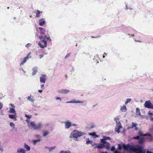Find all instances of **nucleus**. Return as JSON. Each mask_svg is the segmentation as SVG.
<instances>
[{
    "label": "nucleus",
    "mask_w": 153,
    "mask_h": 153,
    "mask_svg": "<svg viewBox=\"0 0 153 153\" xmlns=\"http://www.w3.org/2000/svg\"><path fill=\"white\" fill-rule=\"evenodd\" d=\"M39 38L41 41L39 42L38 45L40 48H44L47 47V42L48 40H51V39H50L49 36L47 37L46 35H45L44 36H39Z\"/></svg>",
    "instance_id": "obj_1"
},
{
    "label": "nucleus",
    "mask_w": 153,
    "mask_h": 153,
    "mask_svg": "<svg viewBox=\"0 0 153 153\" xmlns=\"http://www.w3.org/2000/svg\"><path fill=\"white\" fill-rule=\"evenodd\" d=\"M82 134V133L75 130H74L71 133L70 136L71 138L74 137V140H77V137H80Z\"/></svg>",
    "instance_id": "obj_2"
},
{
    "label": "nucleus",
    "mask_w": 153,
    "mask_h": 153,
    "mask_svg": "<svg viewBox=\"0 0 153 153\" xmlns=\"http://www.w3.org/2000/svg\"><path fill=\"white\" fill-rule=\"evenodd\" d=\"M28 126H31L35 130L40 129L42 128V124L41 123H39L37 124H36L34 122H32L29 123Z\"/></svg>",
    "instance_id": "obj_3"
},
{
    "label": "nucleus",
    "mask_w": 153,
    "mask_h": 153,
    "mask_svg": "<svg viewBox=\"0 0 153 153\" xmlns=\"http://www.w3.org/2000/svg\"><path fill=\"white\" fill-rule=\"evenodd\" d=\"M123 147L125 150L134 152H135L137 149V147H135L134 146L129 145H123Z\"/></svg>",
    "instance_id": "obj_4"
},
{
    "label": "nucleus",
    "mask_w": 153,
    "mask_h": 153,
    "mask_svg": "<svg viewBox=\"0 0 153 153\" xmlns=\"http://www.w3.org/2000/svg\"><path fill=\"white\" fill-rule=\"evenodd\" d=\"M144 105L146 108L153 109V105L152 104L150 100L146 101L144 104Z\"/></svg>",
    "instance_id": "obj_5"
},
{
    "label": "nucleus",
    "mask_w": 153,
    "mask_h": 153,
    "mask_svg": "<svg viewBox=\"0 0 153 153\" xmlns=\"http://www.w3.org/2000/svg\"><path fill=\"white\" fill-rule=\"evenodd\" d=\"M135 152L136 153H145V152L143 150L142 147L140 146H138L137 147Z\"/></svg>",
    "instance_id": "obj_6"
},
{
    "label": "nucleus",
    "mask_w": 153,
    "mask_h": 153,
    "mask_svg": "<svg viewBox=\"0 0 153 153\" xmlns=\"http://www.w3.org/2000/svg\"><path fill=\"white\" fill-rule=\"evenodd\" d=\"M46 76L45 74H42L40 78V82L43 83H45L46 80Z\"/></svg>",
    "instance_id": "obj_7"
},
{
    "label": "nucleus",
    "mask_w": 153,
    "mask_h": 153,
    "mask_svg": "<svg viewBox=\"0 0 153 153\" xmlns=\"http://www.w3.org/2000/svg\"><path fill=\"white\" fill-rule=\"evenodd\" d=\"M69 92V90L65 89H62L59 91V93L62 94H65L68 93Z\"/></svg>",
    "instance_id": "obj_8"
},
{
    "label": "nucleus",
    "mask_w": 153,
    "mask_h": 153,
    "mask_svg": "<svg viewBox=\"0 0 153 153\" xmlns=\"http://www.w3.org/2000/svg\"><path fill=\"white\" fill-rule=\"evenodd\" d=\"M65 128H69L71 126V122L68 121H66L65 122Z\"/></svg>",
    "instance_id": "obj_9"
},
{
    "label": "nucleus",
    "mask_w": 153,
    "mask_h": 153,
    "mask_svg": "<svg viewBox=\"0 0 153 153\" xmlns=\"http://www.w3.org/2000/svg\"><path fill=\"white\" fill-rule=\"evenodd\" d=\"M45 20L44 19H41L39 20V25L41 26H42L45 24Z\"/></svg>",
    "instance_id": "obj_10"
},
{
    "label": "nucleus",
    "mask_w": 153,
    "mask_h": 153,
    "mask_svg": "<svg viewBox=\"0 0 153 153\" xmlns=\"http://www.w3.org/2000/svg\"><path fill=\"white\" fill-rule=\"evenodd\" d=\"M39 29L41 31V34H45V29L44 28L42 27H39Z\"/></svg>",
    "instance_id": "obj_11"
},
{
    "label": "nucleus",
    "mask_w": 153,
    "mask_h": 153,
    "mask_svg": "<svg viewBox=\"0 0 153 153\" xmlns=\"http://www.w3.org/2000/svg\"><path fill=\"white\" fill-rule=\"evenodd\" d=\"M82 102L79 101H75V100H72L69 102H67L66 103H82Z\"/></svg>",
    "instance_id": "obj_12"
},
{
    "label": "nucleus",
    "mask_w": 153,
    "mask_h": 153,
    "mask_svg": "<svg viewBox=\"0 0 153 153\" xmlns=\"http://www.w3.org/2000/svg\"><path fill=\"white\" fill-rule=\"evenodd\" d=\"M28 59V58L27 57H25L23 59V61L22 62V63L20 64V65H23L25 63L26 61Z\"/></svg>",
    "instance_id": "obj_13"
},
{
    "label": "nucleus",
    "mask_w": 153,
    "mask_h": 153,
    "mask_svg": "<svg viewBox=\"0 0 153 153\" xmlns=\"http://www.w3.org/2000/svg\"><path fill=\"white\" fill-rule=\"evenodd\" d=\"M9 117L12 119H14V120H16V118L15 117V116L13 114H9L8 115Z\"/></svg>",
    "instance_id": "obj_14"
},
{
    "label": "nucleus",
    "mask_w": 153,
    "mask_h": 153,
    "mask_svg": "<svg viewBox=\"0 0 153 153\" xmlns=\"http://www.w3.org/2000/svg\"><path fill=\"white\" fill-rule=\"evenodd\" d=\"M42 13V11L41 12L39 10H37L36 11V17H39L40 13Z\"/></svg>",
    "instance_id": "obj_15"
},
{
    "label": "nucleus",
    "mask_w": 153,
    "mask_h": 153,
    "mask_svg": "<svg viewBox=\"0 0 153 153\" xmlns=\"http://www.w3.org/2000/svg\"><path fill=\"white\" fill-rule=\"evenodd\" d=\"M24 148H25L27 151H28L30 149V147L29 146L26 144V143L24 144Z\"/></svg>",
    "instance_id": "obj_16"
},
{
    "label": "nucleus",
    "mask_w": 153,
    "mask_h": 153,
    "mask_svg": "<svg viewBox=\"0 0 153 153\" xmlns=\"http://www.w3.org/2000/svg\"><path fill=\"white\" fill-rule=\"evenodd\" d=\"M144 141V139L143 138H141L139 139L138 142L139 144H142L143 143Z\"/></svg>",
    "instance_id": "obj_17"
},
{
    "label": "nucleus",
    "mask_w": 153,
    "mask_h": 153,
    "mask_svg": "<svg viewBox=\"0 0 153 153\" xmlns=\"http://www.w3.org/2000/svg\"><path fill=\"white\" fill-rule=\"evenodd\" d=\"M9 112L11 113L15 114L16 113V111L14 108H11L10 109Z\"/></svg>",
    "instance_id": "obj_18"
},
{
    "label": "nucleus",
    "mask_w": 153,
    "mask_h": 153,
    "mask_svg": "<svg viewBox=\"0 0 153 153\" xmlns=\"http://www.w3.org/2000/svg\"><path fill=\"white\" fill-rule=\"evenodd\" d=\"M137 125L135 123L133 122L132 123V126L131 127H128V128H133L134 127H136L137 126Z\"/></svg>",
    "instance_id": "obj_19"
},
{
    "label": "nucleus",
    "mask_w": 153,
    "mask_h": 153,
    "mask_svg": "<svg viewBox=\"0 0 153 153\" xmlns=\"http://www.w3.org/2000/svg\"><path fill=\"white\" fill-rule=\"evenodd\" d=\"M89 134L92 135L93 136H95L96 137H98L99 136L95 132H93L91 133H90Z\"/></svg>",
    "instance_id": "obj_20"
},
{
    "label": "nucleus",
    "mask_w": 153,
    "mask_h": 153,
    "mask_svg": "<svg viewBox=\"0 0 153 153\" xmlns=\"http://www.w3.org/2000/svg\"><path fill=\"white\" fill-rule=\"evenodd\" d=\"M18 152H20V153H25V151L24 149H19L17 150Z\"/></svg>",
    "instance_id": "obj_21"
},
{
    "label": "nucleus",
    "mask_w": 153,
    "mask_h": 153,
    "mask_svg": "<svg viewBox=\"0 0 153 153\" xmlns=\"http://www.w3.org/2000/svg\"><path fill=\"white\" fill-rule=\"evenodd\" d=\"M49 133V132L48 131H43V136L45 137Z\"/></svg>",
    "instance_id": "obj_22"
},
{
    "label": "nucleus",
    "mask_w": 153,
    "mask_h": 153,
    "mask_svg": "<svg viewBox=\"0 0 153 153\" xmlns=\"http://www.w3.org/2000/svg\"><path fill=\"white\" fill-rule=\"evenodd\" d=\"M37 72V70L36 69L33 68V72L32 73V75H34L36 74V72Z\"/></svg>",
    "instance_id": "obj_23"
},
{
    "label": "nucleus",
    "mask_w": 153,
    "mask_h": 153,
    "mask_svg": "<svg viewBox=\"0 0 153 153\" xmlns=\"http://www.w3.org/2000/svg\"><path fill=\"white\" fill-rule=\"evenodd\" d=\"M121 110L122 111H126V108L125 106H124L121 108Z\"/></svg>",
    "instance_id": "obj_24"
},
{
    "label": "nucleus",
    "mask_w": 153,
    "mask_h": 153,
    "mask_svg": "<svg viewBox=\"0 0 153 153\" xmlns=\"http://www.w3.org/2000/svg\"><path fill=\"white\" fill-rule=\"evenodd\" d=\"M28 100L32 102H33L34 100L33 99V97H31V96L28 97Z\"/></svg>",
    "instance_id": "obj_25"
},
{
    "label": "nucleus",
    "mask_w": 153,
    "mask_h": 153,
    "mask_svg": "<svg viewBox=\"0 0 153 153\" xmlns=\"http://www.w3.org/2000/svg\"><path fill=\"white\" fill-rule=\"evenodd\" d=\"M136 113L138 115H140V110L139 109V108H136Z\"/></svg>",
    "instance_id": "obj_26"
},
{
    "label": "nucleus",
    "mask_w": 153,
    "mask_h": 153,
    "mask_svg": "<svg viewBox=\"0 0 153 153\" xmlns=\"http://www.w3.org/2000/svg\"><path fill=\"white\" fill-rule=\"evenodd\" d=\"M105 144H101L98 146V148H102L105 147Z\"/></svg>",
    "instance_id": "obj_27"
},
{
    "label": "nucleus",
    "mask_w": 153,
    "mask_h": 153,
    "mask_svg": "<svg viewBox=\"0 0 153 153\" xmlns=\"http://www.w3.org/2000/svg\"><path fill=\"white\" fill-rule=\"evenodd\" d=\"M105 145V146L107 149H109L110 148V144L108 143H106V144H104Z\"/></svg>",
    "instance_id": "obj_28"
},
{
    "label": "nucleus",
    "mask_w": 153,
    "mask_h": 153,
    "mask_svg": "<svg viewBox=\"0 0 153 153\" xmlns=\"http://www.w3.org/2000/svg\"><path fill=\"white\" fill-rule=\"evenodd\" d=\"M55 148H56V147L55 146H53L52 147H49L48 149H49V151L50 152L52 150L55 149Z\"/></svg>",
    "instance_id": "obj_29"
},
{
    "label": "nucleus",
    "mask_w": 153,
    "mask_h": 153,
    "mask_svg": "<svg viewBox=\"0 0 153 153\" xmlns=\"http://www.w3.org/2000/svg\"><path fill=\"white\" fill-rule=\"evenodd\" d=\"M106 140H105V139H102L101 140V141L102 143H103V144H106L107 143V141H106Z\"/></svg>",
    "instance_id": "obj_30"
},
{
    "label": "nucleus",
    "mask_w": 153,
    "mask_h": 153,
    "mask_svg": "<svg viewBox=\"0 0 153 153\" xmlns=\"http://www.w3.org/2000/svg\"><path fill=\"white\" fill-rule=\"evenodd\" d=\"M131 99L129 98H128L127 99L126 101L125 102V103L126 104L127 103H128V102H130L131 101Z\"/></svg>",
    "instance_id": "obj_31"
},
{
    "label": "nucleus",
    "mask_w": 153,
    "mask_h": 153,
    "mask_svg": "<svg viewBox=\"0 0 153 153\" xmlns=\"http://www.w3.org/2000/svg\"><path fill=\"white\" fill-rule=\"evenodd\" d=\"M138 134L140 136H146V134H143V132L141 131H139L138 132Z\"/></svg>",
    "instance_id": "obj_32"
},
{
    "label": "nucleus",
    "mask_w": 153,
    "mask_h": 153,
    "mask_svg": "<svg viewBox=\"0 0 153 153\" xmlns=\"http://www.w3.org/2000/svg\"><path fill=\"white\" fill-rule=\"evenodd\" d=\"M31 52H30L29 53H28L27 55V56H26V57H27L28 58V59L29 58H30L31 57Z\"/></svg>",
    "instance_id": "obj_33"
},
{
    "label": "nucleus",
    "mask_w": 153,
    "mask_h": 153,
    "mask_svg": "<svg viewBox=\"0 0 153 153\" xmlns=\"http://www.w3.org/2000/svg\"><path fill=\"white\" fill-rule=\"evenodd\" d=\"M40 141V139H38L37 140H34L33 141V143L34 144H35L36 142H39Z\"/></svg>",
    "instance_id": "obj_34"
},
{
    "label": "nucleus",
    "mask_w": 153,
    "mask_h": 153,
    "mask_svg": "<svg viewBox=\"0 0 153 153\" xmlns=\"http://www.w3.org/2000/svg\"><path fill=\"white\" fill-rule=\"evenodd\" d=\"M134 138L136 140H139L140 139V137L139 136H137L136 137H134Z\"/></svg>",
    "instance_id": "obj_35"
},
{
    "label": "nucleus",
    "mask_w": 153,
    "mask_h": 153,
    "mask_svg": "<svg viewBox=\"0 0 153 153\" xmlns=\"http://www.w3.org/2000/svg\"><path fill=\"white\" fill-rule=\"evenodd\" d=\"M92 141H90V140H87L86 142V143L87 144H88L89 143H91Z\"/></svg>",
    "instance_id": "obj_36"
},
{
    "label": "nucleus",
    "mask_w": 153,
    "mask_h": 153,
    "mask_svg": "<svg viewBox=\"0 0 153 153\" xmlns=\"http://www.w3.org/2000/svg\"><path fill=\"white\" fill-rule=\"evenodd\" d=\"M10 125L11 127H14V124L13 123H10Z\"/></svg>",
    "instance_id": "obj_37"
},
{
    "label": "nucleus",
    "mask_w": 153,
    "mask_h": 153,
    "mask_svg": "<svg viewBox=\"0 0 153 153\" xmlns=\"http://www.w3.org/2000/svg\"><path fill=\"white\" fill-rule=\"evenodd\" d=\"M31 45L30 44L28 43L25 46L27 48H28Z\"/></svg>",
    "instance_id": "obj_38"
},
{
    "label": "nucleus",
    "mask_w": 153,
    "mask_h": 153,
    "mask_svg": "<svg viewBox=\"0 0 153 153\" xmlns=\"http://www.w3.org/2000/svg\"><path fill=\"white\" fill-rule=\"evenodd\" d=\"M118 149L120 150H121L122 149L121 146L120 144L118 145Z\"/></svg>",
    "instance_id": "obj_39"
},
{
    "label": "nucleus",
    "mask_w": 153,
    "mask_h": 153,
    "mask_svg": "<svg viewBox=\"0 0 153 153\" xmlns=\"http://www.w3.org/2000/svg\"><path fill=\"white\" fill-rule=\"evenodd\" d=\"M105 140H111V138L109 137H105Z\"/></svg>",
    "instance_id": "obj_40"
},
{
    "label": "nucleus",
    "mask_w": 153,
    "mask_h": 153,
    "mask_svg": "<svg viewBox=\"0 0 153 153\" xmlns=\"http://www.w3.org/2000/svg\"><path fill=\"white\" fill-rule=\"evenodd\" d=\"M3 106L2 104L0 102V110L2 108Z\"/></svg>",
    "instance_id": "obj_41"
},
{
    "label": "nucleus",
    "mask_w": 153,
    "mask_h": 153,
    "mask_svg": "<svg viewBox=\"0 0 153 153\" xmlns=\"http://www.w3.org/2000/svg\"><path fill=\"white\" fill-rule=\"evenodd\" d=\"M115 149V148L113 146L111 148V150L112 151H114Z\"/></svg>",
    "instance_id": "obj_42"
},
{
    "label": "nucleus",
    "mask_w": 153,
    "mask_h": 153,
    "mask_svg": "<svg viewBox=\"0 0 153 153\" xmlns=\"http://www.w3.org/2000/svg\"><path fill=\"white\" fill-rule=\"evenodd\" d=\"M25 117H26L27 118H28V119H30V117L28 115L26 114H25Z\"/></svg>",
    "instance_id": "obj_43"
},
{
    "label": "nucleus",
    "mask_w": 153,
    "mask_h": 153,
    "mask_svg": "<svg viewBox=\"0 0 153 153\" xmlns=\"http://www.w3.org/2000/svg\"><path fill=\"white\" fill-rule=\"evenodd\" d=\"M56 99L57 100H59L60 101L61 100V99L59 97H57L56 98Z\"/></svg>",
    "instance_id": "obj_44"
},
{
    "label": "nucleus",
    "mask_w": 153,
    "mask_h": 153,
    "mask_svg": "<svg viewBox=\"0 0 153 153\" xmlns=\"http://www.w3.org/2000/svg\"><path fill=\"white\" fill-rule=\"evenodd\" d=\"M100 36H97L96 37H94L93 36H91V37L92 38H99L100 37Z\"/></svg>",
    "instance_id": "obj_45"
},
{
    "label": "nucleus",
    "mask_w": 153,
    "mask_h": 153,
    "mask_svg": "<svg viewBox=\"0 0 153 153\" xmlns=\"http://www.w3.org/2000/svg\"><path fill=\"white\" fill-rule=\"evenodd\" d=\"M9 105L13 108H14L15 107V105L12 104H10Z\"/></svg>",
    "instance_id": "obj_46"
},
{
    "label": "nucleus",
    "mask_w": 153,
    "mask_h": 153,
    "mask_svg": "<svg viewBox=\"0 0 153 153\" xmlns=\"http://www.w3.org/2000/svg\"><path fill=\"white\" fill-rule=\"evenodd\" d=\"M70 55V53H68V54L67 55L65 56V58H66L67 57H69Z\"/></svg>",
    "instance_id": "obj_47"
},
{
    "label": "nucleus",
    "mask_w": 153,
    "mask_h": 153,
    "mask_svg": "<svg viewBox=\"0 0 153 153\" xmlns=\"http://www.w3.org/2000/svg\"><path fill=\"white\" fill-rule=\"evenodd\" d=\"M39 56V58L41 59V58H42L43 57V55H42V54H40Z\"/></svg>",
    "instance_id": "obj_48"
},
{
    "label": "nucleus",
    "mask_w": 153,
    "mask_h": 153,
    "mask_svg": "<svg viewBox=\"0 0 153 153\" xmlns=\"http://www.w3.org/2000/svg\"><path fill=\"white\" fill-rule=\"evenodd\" d=\"M42 90H38V92L40 93H41L42 92Z\"/></svg>",
    "instance_id": "obj_49"
},
{
    "label": "nucleus",
    "mask_w": 153,
    "mask_h": 153,
    "mask_svg": "<svg viewBox=\"0 0 153 153\" xmlns=\"http://www.w3.org/2000/svg\"><path fill=\"white\" fill-rule=\"evenodd\" d=\"M114 153H120V152H118L117 151H116L114 152Z\"/></svg>",
    "instance_id": "obj_50"
},
{
    "label": "nucleus",
    "mask_w": 153,
    "mask_h": 153,
    "mask_svg": "<svg viewBox=\"0 0 153 153\" xmlns=\"http://www.w3.org/2000/svg\"><path fill=\"white\" fill-rule=\"evenodd\" d=\"M147 153H153V152H151L149 151H148L147 152Z\"/></svg>",
    "instance_id": "obj_51"
},
{
    "label": "nucleus",
    "mask_w": 153,
    "mask_h": 153,
    "mask_svg": "<svg viewBox=\"0 0 153 153\" xmlns=\"http://www.w3.org/2000/svg\"><path fill=\"white\" fill-rule=\"evenodd\" d=\"M71 126H76V124H72V125H71Z\"/></svg>",
    "instance_id": "obj_52"
},
{
    "label": "nucleus",
    "mask_w": 153,
    "mask_h": 153,
    "mask_svg": "<svg viewBox=\"0 0 153 153\" xmlns=\"http://www.w3.org/2000/svg\"><path fill=\"white\" fill-rule=\"evenodd\" d=\"M137 129H138V128H137L136 126V127H135V130H137Z\"/></svg>",
    "instance_id": "obj_53"
},
{
    "label": "nucleus",
    "mask_w": 153,
    "mask_h": 153,
    "mask_svg": "<svg viewBox=\"0 0 153 153\" xmlns=\"http://www.w3.org/2000/svg\"><path fill=\"white\" fill-rule=\"evenodd\" d=\"M36 137H38L39 136V135H35Z\"/></svg>",
    "instance_id": "obj_54"
},
{
    "label": "nucleus",
    "mask_w": 153,
    "mask_h": 153,
    "mask_svg": "<svg viewBox=\"0 0 153 153\" xmlns=\"http://www.w3.org/2000/svg\"><path fill=\"white\" fill-rule=\"evenodd\" d=\"M44 84H43V85H41V87H42L43 86H44Z\"/></svg>",
    "instance_id": "obj_55"
},
{
    "label": "nucleus",
    "mask_w": 153,
    "mask_h": 153,
    "mask_svg": "<svg viewBox=\"0 0 153 153\" xmlns=\"http://www.w3.org/2000/svg\"><path fill=\"white\" fill-rule=\"evenodd\" d=\"M131 36H134V34H132L131 35Z\"/></svg>",
    "instance_id": "obj_56"
},
{
    "label": "nucleus",
    "mask_w": 153,
    "mask_h": 153,
    "mask_svg": "<svg viewBox=\"0 0 153 153\" xmlns=\"http://www.w3.org/2000/svg\"><path fill=\"white\" fill-rule=\"evenodd\" d=\"M94 128V126H91V128Z\"/></svg>",
    "instance_id": "obj_57"
},
{
    "label": "nucleus",
    "mask_w": 153,
    "mask_h": 153,
    "mask_svg": "<svg viewBox=\"0 0 153 153\" xmlns=\"http://www.w3.org/2000/svg\"><path fill=\"white\" fill-rule=\"evenodd\" d=\"M151 120L152 121H153V118H152L151 119Z\"/></svg>",
    "instance_id": "obj_58"
},
{
    "label": "nucleus",
    "mask_w": 153,
    "mask_h": 153,
    "mask_svg": "<svg viewBox=\"0 0 153 153\" xmlns=\"http://www.w3.org/2000/svg\"><path fill=\"white\" fill-rule=\"evenodd\" d=\"M31 17H32V16H31V15H30V18H31Z\"/></svg>",
    "instance_id": "obj_59"
},
{
    "label": "nucleus",
    "mask_w": 153,
    "mask_h": 153,
    "mask_svg": "<svg viewBox=\"0 0 153 153\" xmlns=\"http://www.w3.org/2000/svg\"><path fill=\"white\" fill-rule=\"evenodd\" d=\"M103 58H104L105 57V56H104V55H103Z\"/></svg>",
    "instance_id": "obj_60"
},
{
    "label": "nucleus",
    "mask_w": 153,
    "mask_h": 153,
    "mask_svg": "<svg viewBox=\"0 0 153 153\" xmlns=\"http://www.w3.org/2000/svg\"><path fill=\"white\" fill-rule=\"evenodd\" d=\"M105 54L106 55H107L106 54V53H105Z\"/></svg>",
    "instance_id": "obj_61"
},
{
    "label": "nucleus",
    "mask_w": 153,
    "mask_h": 153,
    "mask_svg": "<svg viewBox=\"0 0 153 153\" xmlns=\"http://www.w3.org/2000/svg\"><path fill=\"white\" fill-rule=\"evenodd\" d=\"M137 41L139 42H140V41Z\"/></svg>",
    "instance_id": "obj_62"
},
{
    "label": "nucleus",
    "mask_w": 153,
    "mask_h": 153,
    "mask_svg": "<svg viewBox=\"0 0 153 153\" xmlns=\"http://www.w3.org/2000/svg\"><path fill=\"white\" fill-rule=\"evenodd\" d=\"M105 153H107V152H105Z\"/></svg>",
    "instance_id": "obj_63"
}]
</instances>
